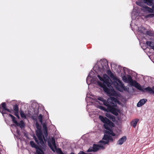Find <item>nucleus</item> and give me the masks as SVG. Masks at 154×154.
<instances>
[{"label": "nucleus", "instance_id": "obj_27", "mask_svg": "<svg viewBox=\"0 0 154 154\" xmlns=\"http://www.w3.org/2000/svg\"><path fill=\"white\" fill-rule=\"evenodd\" d=\"M109 135L107 134H105L103 137L102 139L103 140H106L107 141H109Z\"/></svg>", "mask_w": 154, "mask_h": 154}, {"label": "nucleus", "instance_id": "obj_41", "mask_svg": "<svg viewBox=\"0 0 154 154\" xmlns=\"http://www.w3.org/2000/svg\"><path fill=\"white\" fill-rule=\"evenodd\" d=\"M152 8L153 9V11H154V5L152 6Z\"/></svg>", "mask_w": 154, "mask_h": 154}, {"label": "nucleus", "instance_id": "obj_3", "mask_svg": "<svg viewBox=\"0 0 154 154\" xmlns=\"http://www.w3.org/2000/svg\"><path fill=\"white\" fill-rule=\"evenodd\" d=\"M99 119L104 123V128L110 131L111 128L114 126V124L106 117H104L102 116L99 115Z\"/></svg>", "mask_w": 154, "mask_h": 154}, {"label": "nucleus", "instance_id": "obj_35", "mask_svg": "<svg viewBox=\"0 0 154 154\" xmlns=\"http://www.w3.org/2000/svg\"><path fill=\"white\" fill-rule=\"evenodd\" d=\"M98 146H99V149L100 148H101V149H105V147H104L102 144H98Z\"/></svg>", "mask_w": 154, "mask_h": 154}, {"label": "nucleus", "instance_id": "obj_2", "mask_svg": "<svg viewBox=\"0 0 154 154\" xmlns=\"http://www.w3.org/2000/svg\"><path fill=\"white\" fill-rule=\"evenodd\" d=\"M97 100L102 101L103 103V105L107 107L106 108L102 106H99L98 108L105 112H109L114 114V115L117 116L118 115V112H119V110L115 108H112L110 105L108 104L106 101V100L103 97H99L97 98Z\"/></svg>", "mask_w": 154, "mask_h": 154}, {"label": "nucleus", "instance_id": "obj_45", "mask_svg": "<svg viewBox=\"0 0 154 154\" xmlns=\"http://www.w3.org/2000/svg\"><path fill=\"white\" fill-rule=\"evenodd\" d=\"M32 119H34V118H32Z\"/></svg>", "mask_w": 154, "mask_h": 154}, {"label": "nucleus", "instance_id": "obj_5", "mask_svg": "<svg viewBox=\"0 0 154 154\" xmlns=\"http://www.w3.org/2000/svg\"><path fill=\"white\" fill-rule=\"evenodd\" d=\"M36 134L38 140L36 137H34V140L37 144H40L42 146V148L43 149H45L46 146L45 144L42 137V133L41 130H36Z\"/></svg>", "mask_w": 154, "mask_h": 154}, {"label": "nucleus", "instance_id": "obj_31", "mask_svg": "<svg viewBox=\"0 0 154 154\" xmlns=\"http://www.w3.org/2000/svg\"><path fill=\"white\" fill-rule=\"evenodd\" d=\"M152 18V17H154V14H150L146 15V16L145 17V18Z\"/></svg>", "mask_w": 154, "mask_h": 154}, {"label": "nucleus", "instance_id": "obj_7", "mask_svg": "<svg viewBox=\"0 0 154 154\" xmlns=\"http://www.w3.org/2000/svg\"><path fill=\"white\" fill-rule=\"evenodd\" d=\"M132 28V29L133 31H135L138 34H143L144 32V30H145V28L143 27L140 26L141 25L140 24L139 26H138V25L134 24V27H132V23L130 24Z\"/></svg>", "mask_w": 154, "mask_h": 154}, {"label": "nucleus", "instance_id": "obj_43", "mask_svg": "<svg viewBox=\"0 0 154 154\" xmlns=\"http://www.w3.org/2000/svg\"><path fill=\"white\" fill-rule=\"evenodd\" d=\"M136 24H137V20H136Z\"/></svg>", "mask_w": 154, "mask_h": 154}, {"label": "nucleus", "instance_id": "obj_36", "mask_svg": "<svg viewBox=\"0 0 154 154\" xmlns=\"http://www.w3.org/2000/svg\"><path fill=\"white\" fill-rule=\"evenodd\" d=\"M122 79L125 82H127L128 78H127L125 76H124L122 78Z\"/></svg>", "mask_w": 154, "mask_h": 154}, {"label": "nucleus", "instance_id": "obj_38", "mask_svg": "<svg viewBox=\"0 0 154 154\" xmlns=\"http://www.w3.org/2000/svg\"><path fill=\"white\" fill-rule=\"evenodd\" d=\"M78 154H92L91 153H86L82 151H80Z\"/></svg>", "mask_w": 154, "mask_h": 154}, {"label": "nucleus", "instance_id": "obj_16", "mask_svg": "<svg viewBox=\"0 0 154 154\" xmlns=\"http://www.w3.org/2000/svg\"><path fill=\"white\" fill-rule=\"evenodd\" d=\"M145 3L148 5L151 6L154 4V0H143Z\"/></svg>", "mask_w": 154, "mask_h": 154}, {"label": "nucleus", "instance_id": "obj_13", "mask_svg": "<svg viewBox=\"0 0 154 154\" xmlns=\"http://www.w3.org/2000/svg\"><path fill=\"white\" fill-rule=\"evenodd\" d=\"M43 106H41L38 104L36 105V107L34 109V113L36 116H38L39 113V110L41 109V107H42Z\"/></svg>", "mask_w": 154, "mask_h": 154}, {"label": "nucleus", "instance_id": "obj_15", "mask_svg": "<svg viewBox=\"0 0 154 154\" xmlns=\"http://www.w3.org/2000/svg\"><path fill=\"white\" fill-rule=\"evenodd\" d=\"M139 121V119H135L132 120L131 122V125L133 126L134 128H135L137 125V123Z\"/></svg>", "mask_w": 154, "mask_h": 154}, {"label": "nucleus", "instance_id": "obj_34", "mask_svg": "<svg viewBox=\"0 0 154 154\" xmlns=\"http://www.w3.org/2000/svg\"><path fill=\"white\" fill-rule=\"evenodd\" d=\"M146 33L147 35L150 36H152L153 35L152 32L150 31H147Z\"/></svg>", "mask_w": 154, "mask_h": 154}, {"label": "nucleus", "instance_id": "obj_40", "mask_svg": "<svg viewBox=\"0 0 154 154\" xmlns=\"http://www.w3.org/2000/svg\"><path fill=\"white\" fill-rule=\"evenodd\" d=\"M17 132L18 134L19 135L20 134V132L19 131L17 130Z\"/></svg>", "mask_w": 154, "mask_h": 154}, {"label": "nucleus", "instance_id": "obj_22", "mask_svg": "<svg viewBox=\"0 0 154 154\" xmlns=\"http://www.w3.org/2000/svg\"><path fill=\"white\" fill-rule=\"evenodd\" d=\"M44 131V135H43L42 137H43L44 140L45 141L47 138V136L48 135V131Z\"/></svg>", "mask_w": 154, "mask_h": 154}, {"label": "nucleus", "instance_id": "obj_30", "mask_svg": "<svg viewBox=\"0 0 154 154\" xmlns=\"http://www.w3.org/2000/svg\"><path fill=\"white\" fill-rule=\"evenodd\" d=\"M38 119H39V120L40 122L42 124V120H43V116L41 114H40L38 117Z\"/></svg>", "mask_w": 154, "mask_h": 154}, {"label": "nucleus", "instance_id": "obj_19", "mask_svg": "<svg viewBox=\"0 0 154 154\" xmlns=\"http://www.w3.org/2000/svg\"><path fill=\"white\" fill-rule=\"evenodd\" d=\"M106 116L109 118L111 119L113 122H114L115 120V118L114 116L113 115L108 114H106Z\"/></svg>", "mask_w": 154, "mask_h": 154}, {"label": "nucleus", "instance_id": "obj_18", "mask_svg": "<svg viewBox=\"0 0 154 154\" xmlns=\"http://www.w3.org/2000/svg\"><path fill=\"white\" fill-rule=\"evenodd\" d=\"M30 144L32 147L35 148L36 149L40 146H38L36 144L34 141H32L30 142Z\"/></svg>", "mask_w": 154, "mask_h": 154}, {"label": "nucleus", "instance_id": "obj_39", "mask_svg": "<svg viewBox=\"0 0 154 154\" xmlns=\"http://www.w3.org/2000/svg\"><path fill=\"white\" fill-rule=\"evenodd\" d=\"M15 115L18 118H19V116L18 115V113H16L15 112Z\"/></svg>", "mask_w": 154, "mask_h": 154}, {"label": "nucleus", "instance_id": "obj_17", "mask_svg": "<svg viewBox=\"0 0 154 154\" xmlns=\"http://www.w3.org/2000/svg\"><path fill=\"white\" fill-rule=\"evenodd\" d=\"M143 8L145 11H148L150 13H154L153 11V9L152 8L148 7L147 6L143 7Z\"/></svg>", "mask_w": 154, "mask_h": 154}, {"label": "nucleus", "instance_id": "obj_11", "mask_svg": "<svg viewBox=\"0 0 154 154\" xmlns=\"http://www.w3.org/2000/svg\"><path fill=\"white\" fill-rule=\"evenodd\" d=\"M2 107L3 109H2L1 107L0 106V112L2 114L3 116L4 114H6L5 112H3L4 110L7 111L8 112H10L9 109H7L6 106V103L5 102L2 103Z\"/></svg>", "mask_w": 154, "mask_h": 154}, {"label": "nucleus", "instance_id": "obj_1", "mask_svg": "<svg viewBox=\"0 0 154 154\" xmlns=\"http://www.w3.org/2000/svg\"><path fill=\"white\" fill-rule=\"evenodd\" d=\"M107 73L109 76L113 80L112 82L109 77L106 74L103 75V77L100 75H98L97 76L100 80L103 82V83L98 81V85L103 89L104 91L109 96L116 97L117 95L116 93L114 90L111 85H113L117 90L121 92L124 90H127V88L124 86V84L119 79L116 77L114 74L112 73L110 70L107 71Z\"/></svg>", "mask_w": 154, "mask_h": 154}, {"label": "nucleus", "instance_id": "obj_42", "mask_svg": "<svg viewBox=\"0 0 154 154\" xmlns=\"http://www.w3.org/2000/svg\"><path fill=\"white\" fill-rule=\"evenodd\" d=\"M112 135L113 136H115L116 135H115V134L114 133H113L112 134Z\"/></svg>", "mask_w": 154, "mask_h": 154}, {"label": "nucleus", "instance_id": "obj_12", "mask_svg": "<svg viewBox=\"0 0 154 154\" xmlns=\"http://www.w3.org/2000/svg\"><path fill=\"white\" fill-rule=\"evenodd\" d=\"M147 101L146 99H143L140 100L137 103V106L138 107H140L143 105Z\"/></svg>", "mask_w": 154, "mask_h": 154}, {"label": "nucleus", "instance_id": "obj_33", "mask_svg": "<svg viewBox=\"0 0 154 154\" xmlns=\"http://www.w3.org/2000/svg\"><path fill=\"white\" fill-rule=\"evenodd\" d=\"M136 4L139 6L143 7V3L140 1L136 2Z\"/></svg>", "mask_w": 154, "mask_h": 154}, {"label": "nucleus", "instance_id": "obj_44", "mask_svg": "<svg viewBox=\"0 0 154 154\" xmlns=\"http://www.w3.org/2000/svg\"><path fill=\"white\" fill-rule=\"evenodd\" d=\"M98 102L100 104H101L100 103V102Z\"/></svg>", "mask_w": 154, "mask_h": 154}, {"label": "nucleus", "instance_id": "obj_21", "mask_svg": "<svg viewBox=\"0 0 154 154\" xmlns=\"http://www.w3.org/2000/svg\"><path fill=\"white\" fill-rule=\"evenodd\" d=\"M18 125H19L20 127L23 128L25 126V124L23 120H21L20 121V123H18Z\"/></svg>", "mask_w": 154, "mask_h": 154}, {"label": "nucleus", "instance_id": "obj_25", "mask_svg": "<svg viewBox=\"0 0 154 154\" xmlns=\"http://www.w3.org/2000/svg\"><path fill=\"white\" fill-rule=\"evenodd\" d=\"M35 126L37 130H41L42 127L41 125H39L37 122L35 123Z\"/></svg>", "mask_w": 154, "mask_h": 154}, {"label": "nucleus", "instance_id": "obj_37", "mask_svg": "<svg viewBox=\"0 0 154 154\" xmlns=\"http://www.w3.org/2000/svg\"><path fill=\"white\" fill-rule=\"evenodd\" d=\"M113 139L112 137L111 136L109 135V142L110 141H111L112 142L113 141Z\"/></svg>", "mask_w": 154, "mask_h": 154}, {"label": "nucleus", "instance_id": "obj_29", "mask_svg": "<svg viewBox=\"0 0 154 154\" xmlns=\"http://www.w3.org/2000/svg\"><path fill=\"white\" fill-rule=\"evenodd\" d=\"M99 143L103 144L105 145L106 144H108L109 143V141H107L106 140H102L99 141Z\"/></svg>", "mask_w": 154, "mask_h": 154}, {"label": "nucleus", "instance_id": "obj_10", "mask_svg": "<svg viewBox=\"0 0 154 154\" xmlns=\"http://www.w3.org/2000/svg\"><path fill=\"white\" fill-rule=\"evenodd\" d=\"M138 15V10H137L135 8H134L131 13L132 19L133 20H135L136 18L137 19L139 18Z\"/></svg>", "mask_w": 154, "mask_h": 154}, {"label": "nucleus", "instance_id": "obj_26", "mask_svg": "<svg viewBox=\"0 0 154 154\" xmlns=\"http://www.w3.org/2000/svg\"><path fill=\"white\" fill-rule=\"evenodd\" d=\"M14 110L16 113H18V108L17 105H15L14 107Z\"/></svg>", "mask_w": 154, "mask_h": 154}, {"label": "nucleus", "instance_id": "obj_20", "mask_svg": "<svg viewBox=\"0 0 154 154\" xmlns=\"http://www.w3.org/2000/svg\"><path fill=\"white\" fill-rule=\"evenodd\" d=\"M9 116L11 118L12 121L15 124L18 125V123H17V122L16 120V118L11 114H9Z\"/></svg>", "mask_w": 154, "mask_h": 154}, {"label": "nucleus", "instance_id": "obj_4", "mask_svg": "<svg viewBox=\"0 0 154 154\" xmlns=\"http://www.w3.org/2000/svg\"><path fill=\"white\" fill-rule=\"evenodd\" d=\"M132 84L136 88L144 92V91H146L149 94L154 95V86H153L152 88L150 87H148L143 89L142 88L140 85L135 80L134 81V83Z\"/></svg>", "mask_w": 154, "mask_h": 154}, {"label": "nucleus", "instance_id": "obj_14", "mask_svg": "<svg viewBox=\"0 0 154 154\" xmlns=\"http://www.w3.org/2000/svg\"><path fill=\"white\" fill-rule=\"evenodd\" d=\"M126 137L124 136L120 138L117 141V144L118 145H121L126 141Z\"/></svg>", "mask_w": 154, "mask_h": 154}, {"label": "nucleus", "instance_id": "obj_24", "mask_svg": "<svg viewBox=\"0 0 154 154\" xmlns=\"http://www.w3.org/2000/svg\"><path fill=\"white\" fill-rule=\"evenodd\" d=\"M20 114L21 117L23 119H26V116L23 111L22 110H21L20 112Z\"/></svg>", "mask_w": 154, "mask_h": 154}, {"label": "nucleus", "instance_id": "obj_28", "mask_svg": "<svg viewBox=\"0 0 154 154\" xmlns=\"http://www.w3.org/2000/svg\"><path fill=\"white\" fill-rule=\"evenodd\" d=\"M122 68H123V70H124V72L125 74L126 72H127L128 73H130V69H128L125 67H122Z\"/></svg>", "mask_w": 154, "mask_h": 154}, {"label": "nucleus", "instance_id": "obj_32", "mask_svg": "<svg viewBox=\"0 0 154 154\" xmlns=\"http://www.w3.org/2000/svg\"><path fill=\"white\" fill-rule=\"evenodd\" d=\"M42 124L43 127V128L44 131H48L47 128V124L46 123H43Z\"/></svg>", "mask_w": 154, "mask_h": 154}, {"label": "nucleus", "instance_id": "obj_8", "mask_svg": "<svg viewBox=\"0 0 154 154\" xmlns=\"http://www.w3.org/2000/svg\"><path fill=\"white\" fill-rule=\"evenodd\" d=\"M106 101L112 108H115L117 106V103H119V101L118 99L113 97H111L109 98H108Z\"/></svg>", "mask_w": 154, "mask_h": 154}, {"label": "nucleus", "instance_id": "obj_23", "mask_svg": "<svg viewBox=\"0 0 154 154\" xmlns=\"http://www.w3.org/2000/svg\"><path fill=\"white\" fill-rule=\"evenodd\" d=\"M134 81L133 80L131 77L129 75L128 78L127 82L132 84L134 83Z\"/></svg>", "mask_w": 154, "mask_h": 154}, {"label": "nucleus", "instance_id": "obj_6", "mask_svg": "<svg viewBox=\"0 0 154 154\" xmlns=\"http://www.w3.org/2000/svg\"><path fill=\"white\" fill-rule=\"evenodd\" d=\"M94 74V72L92 71H91L89 74L86 79V82L88 85L92 83H95L97 77Z\"/></svg>", "mask_w": 154, "mask_h": 154}, {"label": "nucleus", "instance_id": "obj_9", "mask_svg": "<svg viewBox=\"0 0 154 154\" xmlns=\"http://www.w3.org/2000/svg\"><path fill=\"white\" fill-rule=\"evenodd\" d=\"M99 150L98 145L94 144L92 147L90 146L86 152H96Z\"/></svg>", "mask_w": 154, "mask_h": 154}]
</instances>
